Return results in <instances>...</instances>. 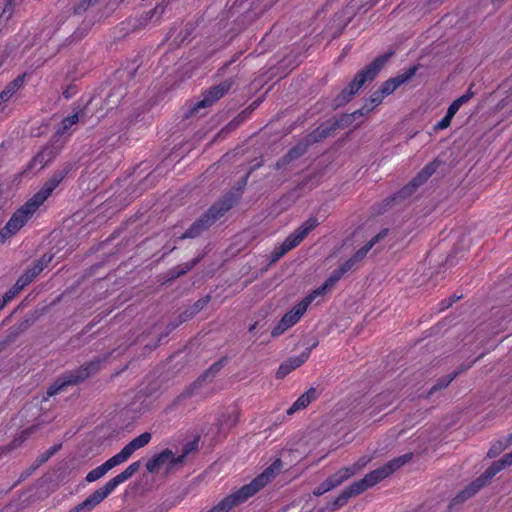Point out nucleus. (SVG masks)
<instances>
[{
	"label": "nucleus",
	"instance_id": "obj_48",
	"mask_svg": "<svg viewBox=\"0 0 512 512\" xmlns=\"http://www.w3.org/2000/svg\"><path fill=\"white\" fill-rule=\"evenodd\" d=\"M99 0H80L79 3L74 7V12L80 14L86 11L90 6L95 5Z\"/></svg>",
	"mask_w": 512,
	"mask_h": 512
},
{
	"label": "nucleus",
	"instance_id": "obj_64",
	"mask_svg": "<svg viewBox=\"0 0 512 512\" xmlns=\"http://www.w3.org/2000/svg\"><path fill=\"white\" fill-rule=\"evenodd\" d=\"M13 94L9 91V89L4 88V90L0 93V102L5 103L7 102Z\"/></svg>",
	"mask_w": 512,
	"mask_h": 512
},
{
	"label": "nucleus",
	"instance_id": "obj_13",
	"mask_svg": "<svg viewBox=\"0 0 512 512\" xmlns=\"http://www.w3.org/2000/svg\"><path fill=\"white\" fill-rule=\"evenodd\" d=\"M313 300V295L308 294L301 302L296 304L290 311L285 313L279 323L273 328L271 335L273 337L279 336L287 329L295 325Z\"/></svg>",
	"mask_w": 512,
	"mask_h": 512
},
{
	"label": "nucleus",
	"instance_id": "obj_56",
	"mask_svg": "<svg viewBox=\"0 0 512 512\" xmlns=\"http://www.w3.org/2000/svg\"><path fill=\"white\" fill-rule=\"evenodd\" d=\"M52 256L44 254L41 256L40 259L36 260L34 264H36L38 267H41V270L43 271L45 267L48 266V264L51 262Z\"/></svg>",
	"mask_w": 512,
	"mask_h": 512
},
{
	"label": "nucleus",
	"instance_id": "obj_33",
	"mask_svg": "<svg viewBox=\"0 0 512 512\" xmlns=\"http://www.w3.org/2000/svg\"><path fill=\"white\" fill-rule=\"evenodd\" d=\"M310 146L311 145L308 143L307 139L304 138L301 141H299L296 145H294L292 148H290L284 155L286 156L287 159H289V162L291 163L294 160L303 156Z\"/></svg>",
	"mask_w": 512,
	"mask_h": 512
},
{
	"label": "nucleus",
	"instance_id": "obj_14",
	"mask_svg": "<svg viewBox=\"0 0 512 512\" xmlns=\"http://www.w3.org/2000/svg\"><path fill=\"white\" fill-rule=\"evenodd\" d=\"M39 318L38 311L27 313L24 318L18 323L12 325L5 334V337L0 340V351L16 341V339L27 331Z\"/></svg>",
	"mask_w": 512,
	"mask_h": 512
},
{
	"label": "nucleus",
	"instance_id": "obj_38",
	"mask_svg": "<svg viewBox=\"0 0 512 512\" xmlns=\"http://www.w3.org/2000/svg\"><path fill=\"white\" fill-rule=\"evenodd\" d=\"M454 379L455 375L450 374L437 379L435 384L428 391L427 398H430L437 391L447 388Z\"/></svg>",
	"mask_w": 512,
	"mask_h": 512
},
{
	"label": "nucleus",
	"instance_id": "obj_63",
	"mask_svg": "<svg viewBox=\"0 0 512 512\" xmlns=\"http://www.w3.org/2000/svg\"><path fill=\"white\" fill-rule=\"evenodd\" d=\"M76 93V87L75 86H68L64 91H63V96L66 98V99H70L72 96H74Z\"/></svg>",
	"mask_w": 512,
	"mask_h": 512
},
{
	"label": "nucleus",
	"instance_id": "obj_8",
	"mask_svg": "<svg viewBox=\"0 0 512 512\" xmlns=\"http://www.w3.org/2000/svg\"><path fill=\"white\" fill-rule=\"evenodd\" d=\"M58 139L52 138L40 151L29 161L21 172L22 176H28L33 171H40L51 163L60 153L62 146L57 144Z\"/></svg>",
	"mask_w": 512,
	"mask_h": 512
},
{
	"label": "nucleus",
	"instance_id": "obj_45",
	"mask_svg": "<svg viewBox=\"0 0 512 512\" xmlns=\"http://www.w3.org/2000/svg\"><path fill=\"white\" fill-rule=\"evenodd\" d=\"M61 447H62V444L59 443V444H56V445L50 447L48 450H46L37 459V466H39V465L45 463L46 461H48L54 454H56L61 449Z\"/></svg>",
	"mask_w": 512,
	"mask_h": 512
},
{
	"label": "nucleus",
	"instance_id": "obj_7",
	"mask_svg": "<svg viewBox=\"0 0 512 512\" xmlns=\"http://www.w3.org/2000/svg\"><path fill=\"white\" fill-rule=\"evenodd\" d=\"M38 206L30 199L13 213L6 225L0 230L1 241L4 242L16 234L38 210Z\"/></svg>",
	"mask_w": 512,
	"mask_h": 512
},
{
	"label": "nucleus",
	"instance_id": "obj_23",
	"mask_svg": "<svg viewBox=\"0 0 512 512\" xmlns=\"http://www.w3.org/2000/svg\"><path fill=\"white\" fill-rule=\"evenodd\" d=\"M357 473L356 467H343L335 472L333 475L329 476L326 481L328 482L331 489H334L340 486L342 483L347 481L349 478L354 476Z\"/></svg>",
	"mask_w": 512,
	"mask_h": 512
},
{
	"label": "nucleus",
	"instance_id": "obj_26",
	"mask_svg": "<svg viewBox=\"0 0 512 512\" xmlns=\"http://www.w3.org/2000/svg\"><path fill=\"white\" fill-rule=\"evenodd\" d=\"M210 300V295H205L199 298L196 302L193 303V305L186 308L183 312L180 313L182 320L186 322L192 319L195 315H197L201 310H203L208 305Z\"/></svg>",
	"mask_w": 512,
	"mask_h": 512
},
{
	"label": "nucleus",
	"instance_id": "obj_25",
	"mask_svg": "<svg viewBox=\"0 0 512 512\" xmlns=\"http://www.w3.org/2000/svg\"><path fill=\"white\" fill-rule=\"evenodd\" d=\"M344 276L342 270L340 268H336L330 276L324 281V283L318 287L317 289L313 290L310 295H313V298L315 299L318 296L324 295L328 290L333 288L335 284Z\"/></svg>",
	"mask_w": 512,
	"mask_h": 512
},
{
	"label": "nucleus",
	"instance_id": "obj_43",
	"mask_svg": "<svg viewBox=\"0 0 512 512\" xmlns=\"http://www.w3.org/2000/svg\"><path fill=\"white\" fill-rule=\"evenodd\" d=\"M507 448V444L503 440L495 441L487 452L488 458H495L500 455Z\"/></svg>",
	"mask_w": 512,
	"mask_h": 512
},
{
	"label": "nucleus",
	"instance_id": "obj_20",
	"mask_svg": "<svg viewBox=\"0 0 512 512\" xmlns=\"http://www.w3.org/2000/svg\"><path fill=\"white\" fill-rule=\"evenodd\" d=\"M122 463L123 462L121 461V459L117 456V454H115L107 461H105L103 464L88 472V474L85 477V480L89 483L95 482L102 478L108 471Z\"/></svg>",
	"mask_w": 512,
	"mask_h": 512
},
{
	"label": "nucleus",
	"instance_id": "obj_12",
	"mask_svg": "<svg viewBox=\"0 0 512 512\" xmlns=\"http://www.w3.org/2000/svg\"><path fill=\"white\" fill-rule=\"evenodd\" d=\"M229 358L227 356H222L219 360L214 362L208 369H206L199 377L192 382L186 389L181 392L174 403H180L181 401L192 397L196 390L202 387L203 383L206 381L211 382L217 374L223 369V367L228 363Z\"/></svg>",
	"mask_w": 512,
	"mask_h": 512
},
{
	"label": "nucleus",
	"instance_id": "obj_32",
	"mask_svg": "<svg viewBox=\"0 0 512 512\" xmlns=\"http://www.w3.org/2000/svg\"><path fill=\"white\" fill-rule=\"evenodd\" d=\"M440 162L438 160H434L426 164L414 177L417 183L421 186L423 185L437 170Z\"/></svg>",
	"mask_w": 512,
	"mask_h": 512
},
{
	"label": "nucleus",
	"instance_id": "obj_46",
	"mask_svg": "<svg viewBox=\"0 0 512 512\" xmlns=\"http://www.w3.org/2000/svg\"><path fill=\"white\" fill-rule=\"evenodd\" d=\"M385 97L386 96L383 93H381V90L379 88L377 90H375L374 92H372L368 99V101L372 105L370 108L373 109L374 107L381 104Z\"/></svg>",
	"mask_w": 512,
	"mask_h": 512
},
{
	"label": "nucleus",
	"instance_id": "obj_6",
	"mask_svg": "<svg viewBox=\"0 0 512 512\" xmlns=\"http://www.w3.org/2000/svg\"><path fill=\"white\" fill-rule=\"evenodd\" d=\"M38 206L30 199L13 213L6 225L0 230L1 241L4 242L16 234L38 210Z\"/></svg>",
	"mask_w": 512,
	"mask_h": 512
},
{
	"label": "nucleus",
	"instance_id": "obj_34",
	"mask_svg": "<svg viewBox=\"0 0 512 512\" xmlns=\"http://www.w3.org/2000/svg\"><path fill=\"white\" fill-rule=\"evenodd\" d=\"M472 87H473V84L468 88L466 93H464L462 96H460L457 99H455L450 104V106L448 107V110H447V112L449 113V116L450 115L454 116L458 112L460 107L463 104L467 103L474 96V92L472 91Z\"/></svg>",
	"mask_w": 512,
	"mask_h": 512
},
{
	"label": "nucleus",
	"instance_id": "obj_18",
	"mask_svg": "<svg viewBox=\"0 0 512 512\" xmlns=\"http://www.w3.org/2000/svg\"><path fill=\"white\" fill-rule=\"evenodd\" d=\"M152 438L151 433L144 432L131 440L127 445H125L119 453H117V456L121 459V461L124 463L127 461L130 456L138 449L146 446Z\"/></svg>",
	"mask_w": 512,
	"mask_h": 512
},
{
	"label": "nucleus",
	"instance_id": "obj_30",
	"mask_svg": "<svg viewBox=\"0 0 512 512\" xmlns=\"http://www.w3.org/2000/svg\"><path fill=\"white\" fill-rule=\"evenodd\" d=\"M282 468V462L280 459H277L274 461V463L264 470V472L260 475H258L256 478H254L249 484H253L256 480H258L260 477L262 478L261 482L258 483L259 488L257 489V492L263 488L265 485L269 483V481L275 476V472L279 471Z\"/></svg>",
	"mask_w": 512,
	"mask_h": 512
},
{
	"label": "nucleus",
	"instance_id": "obj_9",
	"mask_svg": "<svg viewBox=\"0 0 512 512\" xmlns=\"http://www.w3.org/2000/svg\"><path fill=\"white\" fill-rule=\"evenodd\" d=\"M261 480L262 478L260 477L253 484H245L237 491L223 498L217 505L212 507L207 512H229L234 507L240 505L248 498L255 495L257 493V489L259 488L258 483L261 482Z\"/></svg>",
	"mask_w": 512,
	"mask_h": 512
},
{
	"label": "nucleus",
	"instance_id": "obj_27",
	"mask_svg": "<svg viewBox=\"0 0 512 512\" xmlns=\"http://www.w3.org/2000/svg\"><path fill=\"white\" fill-rule=\"evenodd\" d=\"M389 229L384 228L382 229L377 235H375L368 243H366L364 246H362L360 249H358L355 254L352 256V258L358 263L361 260L364 259V257L367 255L369 250L380 240L385 238L388 235Z\"/></svg>",
	"mask_w": 512,
	"mask_h": 512
},
{
	"label": "nucleus",
	"instance_id": "obj_53",
	"mask_svg": "<svg viewBox=\"0 0 512 512\" xmlns=\"http://www.w3.org/2000/svg\"><path fill=\"white\" fill-rule=\"evenodd\" d=\"M198 449V439L190 441L183 446L182 453L187 457L191 452Z\"/></svg>",
	"mask_w": 512,
	"mask_h": 512
},
{
	"label": "nucleus",
	"instance_id": "obj_5",
	"mask_svg": "<svg viewBox=\"0 0 512 512\" xmlns=\"http://www.w3.org/2000/svg\"><path fill=\"white\" fill-rule=\"evenodd\" d=\"M110 356V353H108L106 356L102 357H94L92 360L84 363L80 367L66 371L61 376L57 378V380L51 385L48 390L47 394L49 396L56 395L60 391H62L65 387L70 385H77L89 377L95 375L99 372L101 369L102 364L108 359Z\"/></svg>",
	"mask_w": 512,
	"mask_h": 512
},
{
	"label": "nucleus",
	"instance_id": "obj_36",
	"mask_svg": "<svg viewBox=\"0 0 512 512\" xmlns=\"http://www.w3.org/2000/svg\"><path fill=\"white\" fill-rule=\"evenodd\" d=\"M247 118V109L243 110L236 117H234L228 124H226L218 133L219 135H227L234 131L241 123Z\"/></svg>",
	"mask_w": 512,
	"mask_h": 512
},
{
	"label": "nucleus",
	"instance_id": "obj_47",
	"mask_svg": "<svg viewBox=\"0 0 512 512\" xmlns=\"http://www.w3.org/2000/svg\"><path fill=\"white\" fill-rule=\"evenodd\" d=\"M25 75H19L13 81H11L5 88L9 89V91L14 95L17 90H19L24 83Z\"/></svg>",
	"mask_w": 512,
	"mask_h": 512
},
{
	"label": "nucleus",
	"instance_id": "obj_55",
	"mask_svg": "<svg viewBox=\"0 0 512 512\" xmlns=\"http://www.w3.org/2000/svg\"><path fill=\"white\" fill-rule=\"evenodd\" d=\"M357 262L351 257L347 261H345L342 265L339 266L340 270H342L345 275L347 272L351 271Z\"/></svg>",
	"mask_w": 512,
	"mask_h": 512
},
{
	"label": "nucleus",
	"instance_id": "obj_17",
	"mask_svg": "<svg viewBox=\"0 0 512 512\" xmlns=\"http://www.w3.org/2000/svg\"><path fill=\"white\" fill-rule=\"evenodd\" d=\"M418 65L409 67L404 73L384 81L379 89L385 96L391 95L398 87L408 82L417 72Z\"/></svg>",
	"mask_w": 512,
	"mask_h": 512
},
{
	"label": "nucleus",
	"instance_id": "obj_57",
	"mask_svg": "<svg viewBox=\"0 0 512 512\" xmlns=\"http://www.w3.org/2000/svg\"><path fill=\"white\" fill-rule=\"evenodd\" d=\"M42 272L41 267L33 263L24 273L27 274L32 280H34Z\"/></svg>",
	"mask_w": 512,
	"mask_h": 512
},
{
	"label": "nucleus",
	"instance_id": "obj_40",
	"mask_svg": "<svg viewBox=\"0 0 512 512\" xmlns=\"http://www.w3.org/2000/svg\"><path fill=\"white\" fill-rule=\"evenodd\" d=\"M303 240L304 238H302V236H300L296 231H294L281 244L284 250L283 252H288L292 250L293 248L298 246Z\"/></svg>",
	"mask_w": 512,
	"mask_h": 512
},
{
	"label": "nucleus",
	"instance_id": "obj_2",
	"mask_svg": "<svg viewBox=\"0 0 512 512\" xmlns=\"http://www.w3.org/2000/svg\"><path fill=\"white\" fill-rule=\"evenodd\" d=\"M413 458V453H406L399 457H396L383 466L367 473L364 478L354 481L348 487L340 492V494L331 502H328L326 509L329 511H336L344 506L352 496L359 495L366 491L368 488L373 487L383 479L387 478L404 464L409 462Z\"/></svg>",
	"mask_w": 512,
	"mask_h": 512
},
{
	"label": "nucleus",
	"instance_id": "obj_59",
	"mask_svg": "<svg viewBox=\"0 0 512 512\" xmlns=\"http://www.w3.org/2000/svg\"><path fill=\"white\" fill-rule=\"evenodd\" d=\"M20 291H18L15 286H13L11 289H9L5 294L2 296V299L5 300V302L8 304Z\"/></svg>",
	"mask_w": 512,
	"mask_h": 512
},
{
	"label": "nucleus",
	"instance_id": "obj_35",
	"mask_svg": "<svg viewBox=\"0 0 512 512\" xmlns=\"http://www.w3.org/2000/svg\"><path fill=\"white\" fill-rule=\"evenodd\" d=\"M501 470V466L497 461H494L490 467H488L479 477H477L474 481H477L481 484V488H483L497 473Z\"/></svg>",
	"mask_w": 512,
	"mask_h": 512
},
{
	"label": "nucleus",
	"instance_id": "obj_49",
	"mask_svg": "<svg viewBox=\"0 0 512 512\" xmlns=\"http://www.w3.org/2000/svg\"><path fill=\"white\" fill-rule=\"evenodd\" d=\"M482 357V355L478 356L477 358H475L474 360L472 361H469V362H465V363H462L456 370H454L450 375H455V378L460 375L461 373L467 371L468 369H470L474 363L476 361H478L480 358Z\"/></svg>",
	"mask_w": 512,
	"mask_h": 512
},
{
	"label": "nucleus",
	"instance_id": "obj_11",
	"mask_svg": "<svg viewBox=\"0 0 512 512\" xmlns=\"http://www.w3.org/2000/svg\"><path fill=\"white\" fill-rule=\"evenodd\" d=\"M74 169L73 163H65L59 169L55 170L49 179L45 181L40 190L35 193L30 200L40 207L52 194L56 187L66 178Z\"/></svg>",
	"mask_w": 512,
	"mask_h": 512
},
{
	"label": "nucleus",
	"instance_id": "obj_60",
	"mask_svg": "<svg viewBox=\"0 0 512 512\" xmlns=\"http://www.w3.org/2000/svg\"><path fill=\"white\" fill-rule=\"evenodd\" d=\"M190 270L187 269V266L186 264L183 265V267L181 268H174L173 271H172V278H178V277H181L183 275H185L187 272H189Z\"/></svg>",
	"mask_w": 512,
	"mask_h": 512
},
{
	"label": "nucleus",
	"instance_id": "obj_41",
	"mask_svg": "<svg viewBox=\"0 0 512 512\" xmlns=\"http://www.w3.org/2000/svg\"><path fill=\"white\" fill-rule=\"evenodd\" d=\"M333 126L335 127V130L337 129H344L348 126H350L353 122V115L350 114H343L340 116L339 119H330Z\"/></svg>",
	"mask_w": 512,
	"mask_h": 512
},
{
	"label": "nucleus",
	"instance_id": "obj_61",
	"mask_svg": "<svg viewBox=\"0 0 512 512\" xmlns=\"http://www.w3.org/2000/svg\"><path fill=\"white\" fill-rule=\"evenodd\" d=\"M370 110H372V108H367L366 106H363L362 108L355 110L353 113H350V115H353V119L355 121L356 118L364 116Z\"/></svg>",
	"mask_w": 512,
	"mask_h": 512
},
{
	"label": "nucleus",
	"instance_id": "obj_52",
	"mask_svg": "<svg viewBox=\"0 0 512 512\" xmlns=\"http://www.w3.org/2000/svg\"><path fill=\"white\" fill-rule=\"evenodd\" d=\"M331 487L329 486L328 482L324 480L321 484H319L313 491V495L315 496H321L325 494L326 492L331 491Z\"/></svg>",
	"mask_w": 512,
	"mask_h": 512
},
{
	"label": "nucleus",
	"instance_id": "obj_22",
	"mask_svg": "<svg viewBox=\"0 0 512 512\" xmlns=\"http://www.w3.org/2000/svg\"><path fill=\"white\" fill-rule=\"evenodd\" d=\"M318 396L319 392L316 388H309L297 398L293 405L287 410V414L292 415L294 412L306 408L312 401L316 400Z\"/></svg>",
	"mask_w": 512,
	"mask_h": 512
},
{
	"label": "nucleus",
	"instance_id": "obj_3",
	"mask_svg": "<svg viewBox=\"0 0 512 512\" xmlns=\"http://www.w3.org/2000/svg\"><path fill=\"white\" fill-rule=\"evenodd\" d=\"M395 50L389 49L387 52L377 56L372 62L359 70L350 83L344 87L332 100L331 106L334 110L345 106L359 90L373 82L388 61L394 56Z\"/></svg>",
	"mask_w": 512,
	"mask_h": 512
},
{
	"label": "nucleus",
	"instance_id": "obj_50",
	"mask_svg": "<svg viewBox=\"0 0 512 512\" xmlns=\"http://www.w3.org/2000/svg\"><path fill=\"white\" fill-rule=\"evenodd\" d=\"M453 117V115L449 116V113L447 112L446 115L434 126V130L439 131L448 128Z\"/></svg>",
	"mask_w": 512,
	"mask_h": 512
},
{
	"label": "nucleus",
	"instance_id": "obj_10",
	"mask_svg": "<svg viewBox=\"0 0 512 512\" xmlns=\"http://www.w3.org/2000/svg\"><path fill=\"white\" fill-rule=\"evenodd\" d=\"M74 169L73 163H65L59 169L55 170L49 179L45 181L40 190L35 193L30 200L40 207L52 194L56 187L66 178Z\"/></svg>",
	"mask_w": 512,
	"mask_h": 512
},
{
	"label": "nucleus",
	"instance_id": "obj_37",
	"mask_svg": "<svg viewBox=\"0 0 512 512\" xmlns=\"http://www.w3.org/2000/svg\"><path fill=\"white\" fill-rule=\"evenodd\" d=\"M126 94V88L123 86H119L117 88H114L106 97L105 102L107 106L110 108L118 106L121 99Z\"/></svg>",
	"mask_w": 512,
	"mask_h": 512
},
{
	"label": "nucleus",
	"instance_id": "obj_16",
	"mask_svg": "<svg viewBox=\"0 0 512 512\" xmlns=\"http://www.w3.org/2000/svg\"><path fill=\"white\" fill-rule=\"evenodd\" d=\"M317 344L318 342H315L312 346L307 347L303 352H301V354L289 357L287 360L281 363L276 372V378L283 379L293 370L297 369L302 364H304L308 360L312 349L316 347Z\"/></svg>",
	"mask_w": 512,
	"mask_h": 512
},
{
	"label": "nucleus",
	"instance_id": "obj_51",
	"mask_svg": "<svg viewBox=\"0 0 512 512\" xmlns=\"http://www.w3.org/2000/svg\"><path fill=\"white\" fill-rule=\"evenodd\" d=\"M33 280L25 273H23L16 281L15 288L21 291L24 287L29 285Z\"/></svg>",
	"mask_w": 512,
	"mask_h": 512
},
{
	"label": "nucleus",
	"instance_id": "obj_4",
	"mask_svg": "<svg viewBox=\"0 0 512 512\" xmlns=\"http://www.w3.org/2000/svg\"><path fill=\"white\" fill-rule=\"evenodd\" d=\"M141 462L136 461L131 463L124 471L119 473L114 478L110 479L102 487L91 493L84 501L73 507L67 512H91L97 505H99L106 497H108L114 489L121 483L130 479L136 472L139 471Z\"/></svg>",
	"mask_w": 512,
	"mask_h": 512
},
{
	"label": "nucleus",
	"instance_id": "obj_15",
	"mask_svg": "<svg viewBox=\"0 0 512 512\" xmlns=\"http://www.w3.org/2000/svg\"><path fill=\"white\" fill-rule=\"evenodd\" d=\"M234 81L232 79H227L221 82L218 85L210 87L203 96V99L199 102H197L193 108H191L188 113L186 114V117H189L193 115V113L198 110L199 108H204L211 106L214 104L217 100L222 98L233 86Z\"/></svg>",
	"mask_w": 512,
	"mask_h": 512
},
{
	"label": "nucleus",
	"instance_id": "obj_58",
	"mask_svg": "<svg viewBox=\"0 0 512 512\" xmlns=\"http://www.w3.org/2000/svg\"><path fill=\"white\" fill-rule=\"evenodd\" d=\"M499 466L504 469L506 466L512 465V451L505 454L500 460H497Z\"/></svg>",
	"mask_w": 512,
	"mask_h": 512
},
{
	"label": "nucleus",
	"instance_id": "obj_24",
	"mask_svg": "<svg viewBox=\"0 0 512 512\" xmlns=\"http://www.w3.org/2000/svg\"><path fill=\"white\" fill-rule=\"evenodd\" d=\"M172 457V450L166 448L158 454H155L151 459H149L145 465L146 470L149 473H156L158 470L164 465L168 464L169 458Z\"/></svg>",
	"mask_w": 512,
	"mask_h": 512
},
{
	"label": "nucleus",
	"instance_id": "obj_62",
	"mask_svg": "<svg viewBox=\"0 0 512 512\" xmlns=\"http://www.w3.org/2000/svg\"><path fill=\"white\" fill-rule=\"evenodd\" d=\"M288 164H290L289 159H287L286 156L283 155L281 158L277 160V162L274 165V168L276 170H280Z\"/></svg>",
	"mask_w": 512,
	"mask_h": 512
},
{
	"label": "nucleus",
	"instance_id": "obj_29",
	"mask_svg": "<svg viewBox=\"0 0 512 512\" xmlns=\"http://www.w3.org/2000/svg\"><path fill=\"white\" fill-rule=\"evenodd\" d=\"M481 489V484L477 481H472L467 487L461 490L451 501L452 505H457L465 502L473 497Z\"/></svg>",
	"mask_w": 512,
	"mask_h": 512
},
{
	"label": "nucleus",
	"instance_id": "obj_42",
	"mask_svg": "<svg viewBox=\"0 0 512 512\" xmlns=\"http://www.w3.org/2000/svg\"><path fill=\"white\" fill-rule=\"evenodd\" d=\"M184 322L185 321L182 320L181 315L179 314L176 319L167 324L164 332H162L159 335L158 342H161L165 337H167L171 332H173L178 326H180Z\"/></svg>",
	"mask_w": 512,
	"mask_h": 512
},
{
	"label": "nucleus",
	"instance_id": "obj_44",
	"mask_svg": "<svg viewBox=\"0 0 512 512\" xmlns=\"http://www.w3.org/2000/svg\"><path fill=\"white\" fill-rule=\"evenodd\" d=\"M186 458L187 457L183 453H181L179 456L175 457L174 453L172 452V457L169 458L168 464L166 467V474L172 473L178 465L183 464L185 462Z\"/></svg>",
	"mask_w": 512,
	"mask_h": 512
},
{
	"label": "nucleus",
	"instance_id": "obj_31",
	"mask_svg": "<svg viewBox=\"0 0 512 512\" xmlns=\"http://www.w3.org/2000/svg\"><path fill=\"white\" fill-rule=\"evenodd\" d=\"M169 3V0H162L153 9L143 14L140 18V25H146L154 17L156 18V20H159L165 13V10L168 7Z\"/></svg>",
	"mask_w": 512,
	"mask_h": 512
},
{
	"label": "nucleus",
	"instance_id": "obj_39",
	"mask_svg": "<svg viewBox=\"0 0 512 512\" xmlns=\"http://www.w3.org/2000/svg\"><path fill=\"white\" fill-rule=\"evenodd\" d=\"M319 225V222L316 217L311 216L306 221H304L295 231L305 238L312 230H314Z\"/></svg>",
	"mask_w": 512,
	"mask_h": 512
},
{
	"label": "nucleus",
	"instance_id": "obj_21",
	"mask_svg": "<svg viewBox=\"0 0 512 512\" xmlns=\"http://www.w3.org/2000/svg\"><path fill=\"white\" fill-rule=\"evenodd\" d=\"M335 127L333 126L331 120H327L320 124L316 129L306 135V139L310 145L315 143H319L324 139L332 136L335 133Z\"/></svg>",
	"mask_w": 512,
	"mask_h": 512
},
{
	"label": "nucleus",
	"instance_id": "obj_1",
	"mask_svg": "<svg viewBox=\"0 0 512 512\" xmlns=\"http://www.w3.org/2000/svg\"><path fill=\"white\" fill-rule=\"evenodd\" d=\"M250 172L237 182V184L216 201L207 211L196 219L179 239H194L208 230L216 221L223 217L239 201L247 185Z\"/></svg>",
	"mask_w": 512,
	"mask_h": 512
},
{
	"label": "nucleus",
	"instance_id": "obj_28",
	"mask_svg": "<svg viewBox=\"0 0 512 512\" xmlns=\"http://www.w3.org/2000/svg\"><path fill=\"white\" fill-rule=\"evenodd\" d=\"M85 116V108L79 109L73 115L67 116L62 119L60 127L58 128L56 134L53 138L58 139L57 137L64 134L67 130H69L74 124L78 123L82 117Z\"/></svg>",
	"mask_w": 512,
	"mask_h": 512
},
{
	"label": "nucleus",
	"instance_id": "obj_54",
	"mask_svg": "<svg viewBox=\"0 0 512 512\" xmlns=\"http://www.w3.org/2000/svg\"><path fill=\"white\" fill-rule=\"evenodd\" d=\"M462 296L452 295L451 297L444 299L440 302V310H446L453 305L457 300L461 299Z\"/></svg>",
	"mask_w": 512,
	"mask_h": 512
},
{
	"label": "nucleus",
	"instance_id": "obj_19",
	"mask_svg": "<svg viewBox=\"0 0 512 512\" xmlns=\"http://www.w3.org/2000/svg\"><path fill=\"white\" fill-rule=\"evenodd\" d=\"M420 187V185L417 183V181L413 178L409 183H407L405 186H403L399 191L396 193L390 195L387 197L383 204L385 207L390 206L394 203H400L406 199H408L410 196H412L416 190Z\"/></svg>",
	"mask_w": 512,
	"mask_h": 512
}]
</instances>
